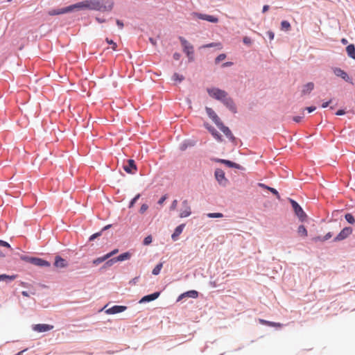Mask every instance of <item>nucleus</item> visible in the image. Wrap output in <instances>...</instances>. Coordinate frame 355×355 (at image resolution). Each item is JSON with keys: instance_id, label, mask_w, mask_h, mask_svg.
Here are the masks:
<instances>
[{"instance_id": "nucleus-8", "label": "nucleus", "mask_w": 355, "mask_h": 355, "mask_svg": "<svg viewBox=\"0 0 355 355\" xmlns=\"http://www.w3.org/2000/svg\"><path fill=\"white\" fill-rule=\"evenodd\" d=\"M75 9L77 10H86L87 9V0L78 2L77 3H75L73 5H71L69 6H67L68 12H71L74 10Z\"/></svg>"}, {"instance_id": "nucleus-19", "label": "nucleus", "mask_w": 355, "mask_h": 355, "mask_svg": "<svg viewBox=\"0 0 355 355\" xmlns=\"http://www.w3.org/2000/svg\"><path fill=\"white\" fill-rule=\"evenodd\" d=\"M314 89V84L312 82L308 83L304 85L302 89V95H306L311 93V92Z\"/></svg>"}, {"instance_id": "nucleus-1", "label": "nucleus", "mask_w": 355, "mask_h": 355, "mask_svg": "<svg viewBox=\"0 0 355 355\" xmlns=\"http://www.w3.org/2000/svg\"><path fill=\"white\" fill-rule=\"evenodd\" d=\"M207 92L210 96L216 100L220 101L232 112H236V107L233 100L228 97L227 93L218 88L208 89Z\"/></svg>"}, {"instance_id": "nucleus-27", "label": "nucleus", "mask_w": 355, "mask_h": 355, "mask_svg": "<svg viewBox=\"0 0 355 355\" xmlns=\"http://www.w3.org/2000/svg\"><path fill=\"white\" fill-rule=\"evenodd\" d=\"M346 51L350 58L355 60V46L354 44L348 45L346 48Z\"/></svg>"}, {"instance_id": "nucleus-58", "label": "nucleus", "mask_w": 355, "mask_h": 355, "mask_svg": "<svg viewBox=\"0 0 355 355\" xmlns=\"http://www.w3.org/2000/svg\"><path fill=\"white\" fill-rule=\"evenodd\" d=\"M243 42L245 43V44H249L250 43V38L245 37L243 38Z\"/></svg>"}, {"instance_id": "nucleus-57", "label": "nucleus", "mask_w": 355, "mask_h": 355, "mask_svg": "<svg viewBox=\"0 0 355 355\" xmlns=\"http://www.w3.org/2000/svg\"><path fill=\"white\" fill-rule=\"evenodd\" d=\"M330 103H331V101L323 103L322 105V107L325 108V107H328Z\"/></svg>"}, {"instance_id": "nucleus-13", "label": "nucleus", "mask_w": 355, "mask_h": 355, "mask_svg": "<svg viewBox=\"0 0 355 355\" xmlns=\"http://www.w3.org/2000/svg\"><path fill=\"white\" fill-rule=\"evenodd\" d=\"M206 112L209 117L218 125L221 121L215 112L210 107H206Z\"/></svg>"}, {"instance_id": "nucleus-9", "label": "nucleus", "mask_w": 355, "mask_h": 355, "mask_svg": "<svg viewBox=\"0 0 355 355\" xmlns=\"http://www.w3.org/2000/svg\"><path fill=\"white\" fill-rule=\"evenodd\" d=\"M215 177L220 184L225 186L227 180L225 177V173L222 169H216L215 171Z\"/></svg>"}, {"instance_id": "nucleus-11", "label": "nucleus", "mask_w": 355, "mask_h": 355, "mask_svg": "<svg viewBox=\"0 0 355 355\" xmlns=\"http://www.w3.org/2000/svg\"><path fill=\"white\" fill-rule=\"evenodd\" d=\"M123 169L128 173H135L137 171V166L133 159H129L128 164L123 166Z\"/></svg>"}, {"instance_id": "nucleus-53", "label": "nucleus", "mask_w": 355, "mask_h": 355, "mask_svg": "<svg viewBox=\"0 0 355 355\" xmlns=\"http://www.w3.org/2000/svg\"><path fill=\"white\" fill-rule=\"evenodd\" d=\"M116 24H117V26L119 27V28H123V23L121 21H120V20L117 19V20H116Z\"/></svg>"}, {"instance_id": "nucleus-35", "label": "nucleus", "mask_w": 355, "mask_h": 355, "mask_svg": "<svg viewBox=\"0 0 355 355\" xmlns=\"http://www.w3.org/2000/svg\"><path fill=\"white\" fill-rule=\"evenodd\" d=\"M214 46H216L218 47L219 49H222V44L221 43L218 42V43H210V44H205L204 46H202V48H210V47H214Z\"/></svg>"}, {"instance_id": "nucleus-52", "label": "nucleus", "mask_w": 355, "mask_h": 355, "mask_svg": "<svg viewBox=\"0 0 355 355\" xmlns=\"http://www.w3.org/2000/svg\"><path fill=\"white\" fill-rule=\"evenodd\" d=\"M345 114V112L343 110H339L336 112V114L338 116H341Z\"/></svg>"}, {"instance_id": "nucleus-23", "label": "nucleus", "mask_w": 355, "mask_h": 355, "mask_svg": "<svg viewBox=\"0 0 355 355\" xmlns=\"http://www.w3.org/2000/svg\"><path fill=\"white\" fill-rule=\"evenodd\" d=\"M258 185H259V187H260L263 189H267V190H268V191H270L271 193H272L274 195H275V196L277 197V199H279V200L280 199V196H279L278 191L275 189H274L272 187H270L263 183H259Z\"/></svg>"}, {"instance_id": "nucleus-59", "label": "nucleus", "mask_w": 355, "mask_h": 355, "mask_svg": "<svg viewBox=\"0 0 355 355\" xmlns=\"http://www.w3.org/2000/svg\"><path fill=\"white\" fill-rule=\"evenodd\" d=\"M268 10H269V6H268V5L263 6V12H266Z\"/></svg>"}, {"instance_id": "nucleus-17", "label": "nucleus", "mask_w": 355, "mask_h": 355, "mask_svg": "<svg viewBox=\"0 0 355 355\" xmlns=\"http://www.w3.org/2000/svg\"><path fill=\"white\" fill-rule=\"evenodd\" d=\"M334 73L336 76L340 77L345 81H347V82L349 81V78L347 73L345 71L341 69L340 68H334Z\"/></svg>"}, {"instance_id": "nucleus-18", "label": "nucleus", "mask_w": 355, "mask_h": 355, "mask_svg": "<svg viewBox=\"0 0 355 355\" xmlns=\"http://www.w3.org/2000/svg\"><path fill=\"white\" fill-rule=\"evenodd\" d=\"M159 294L160 293L159 292H155L150 295H145L140 300L139 302L144 303V302H150V301L155 300L159 296Z\"/></svg>"}, {"instance_id": "nucleus-12", "label": "nucleus", "mask_w": 355, "mask_h": 355, "mask_svg": "<svg viewBox=\"0 0 355 355\" xmlns=\"http://www.w3.org/2000/svg\"><path fill=\"white\" fill-rule=\"evenodd\" d=\"M182 207L183 209L181 210L180 216L181 218H185L189 216L191 214V208L188 204V201L187 200L182 202Z\"/></svg>"}, {"instance_id": "nucleus-46", "label": "nucleus", "mask_w": 355, "mask_h": 355, "mask_svg": "<svg viewBox=\"0 0 355 355\" xmlns=\"http://www.w3.org/2000/svg\"><path fill=\"white\" fill-rule=\"evenodd\" d=\"M0 246H3V247H6L8 248H10V244L8 243H7L6 241H2V240H0Z\"/></svg>"}, {"instance_id": "nucleus-50", "label": "nucleus", "mask_w": 355, "mask_h": 355, "mask_svg": "<svg viewBox=\"0 0 355 355\" xmlns=\"http://www.w3.org/2000/svg\"><path fill=\"white\" fill-rule=\"evenodd\" d=\"M302 119H303L302 116H297L293 117V121L297 123H299L302 121Z\"/></svg>"}, {"instance_id": "nucleus-26", "label": "nucleus", "mask_w": 355, "mask_h": 355, "mask_svg": "<svg viewBox=\"0 0 355 355\" xmlns=\"http://www.w3.org/2000/svg\"><path fill=\"white\" fill-rule=\"evenodd\" d=\"M259 321L262 324H266V325L270 326V327H282L283 326V324L281 323L270 322V321L265 320L263 319H259Z\"/></svg>"}, {"instance_id": "nucleus-14", "label": "nucleus", "mask_w": 355, "mask_h": 355, "mask_svg": "<svg viewBox=\"0 0 355 355\" xmlns=\"http://www.w3.org/2000/svg\"><path fill=\"white\" fill-rule=\"evenodd\" d=\"M217 126L230 139H231L232 141H234L235 139L229 128L225 126L222 122H220Z\"/></svg>"}, {"instance_id": "nucleus-32", "label": "nucleus", "mask_w": 355, "mask_h": 355, "mask_svg": "<svg viewBox=\"0 0 355 355\" xmlns=\"http://www.w3.org/2000/svg\"><path fill=\"white\" fill-rule=\"evenodd\" d=\"M163 264L162 263L157 264L153 270L152 273L154 275H157L159 274L162 268Z\"/></svg>"}, {"instance_id": "nucleus-39", "label": "nucleus", "mask_w": 355, "mask_h": 355, "mask_svg": "<svg viewBox=\"0 0 355 355\" xmlns=\"http://www.w3.org/2000/svg\"><path fill=\"white\" fill-rule=\"evenodd\" d=\"M173 79L175 81L181 82L184 79V77H183V76L180 75V74L177 73H174V75L173 76Z\"/></svg>"}, {"instance_id": "nucleus-29", "label": "nucleus", "mask_w": 355, "mask_h": 355, "mask_svg": "<svg viewBox=\"0 0 355 355\" xmlns=\"http://www.w3.org/2000/svg\"><path fill=\"white\" fill-rule=\"evenodd\" d=\"M209 131L211 133L213 137L218 140V141H222L221 135L218 133V132L213 127H207Z\"/></svg>"}, {"instance_id": "nucleus-15", "label": "nucleus", "mask_w": 355, "mask_h": 355, "mask_svg": "<svg viewBox=\"0 0 355 355\" xmlns=\"http://www.w3.org/2000/svg\"><path fill=\"white\" fill-rule=\"evenodd\" d=\"M126 309H127V307L125 306L115 305V306L107 309L105 311V312L107 314H116V313H121V312L125 311Z\"/></svg>"}, {"instance_id": "nucleus-30", "label": "nucleus", "mask_w": 355, "mask_h": 355, "mask_svg": "<svg viewBox=\"0 0 355 355\" xmlns=\"http://www.w3.org/2000/svg\"><path fill=\"white\" fill-rule=\"evenodd\" d=\"M131 257V254L129 252H124L121 254L119 256L116 257L117 261H123L125 260H128Z\"/></svg>"}, {"instance_id": "nucleus-48", "label": "nucleus", "mask_w": 355, "mask_h": 355, "mask_svg": "<svg viewBox=\"0 0 355 355\" xmlns=\"http://www.w3.org/2000/svg\"><path fill=\"white\" fill-rule=\"evenodd\" d=\"M332 234L331 232H328L324 236L322 237V240L327 241L331 238Z\"/></svg>"}, {"instance_id": "nucleus-6", "label": "nucleus", "mask_w": 355, "mask_h": 355, "mask_svg": "<svg viewBox=\"0 0 355 355\" xmlns=\"http://www.w3.org/2000/svg\"><path fill=\"white\" fill-rule=\"evenodd\" d=\"M352 228L350 227H346L343 228L341 232L334 238V241H340L347 238L352 233Z\"/></svg>"}, {"instance_id": "nucleus-49", "label": "nucleus", "mask_w": 355, "mask_h": 355, "mask_svg": "<svg viewBox=\"0 0 355 355\" xmlns=\"http://www.w3.org/2000/svg\"><path fill=\"white\" fill-rule=\"evenodd\" d=\"M312 240L314 241V242H318V241H321V242H323L324 241V240H322V237L321 236H316V237H314L312 239Z\"/></svg>"}, {"instance_id": "nucleus-36", "label": "nucleus", "mask_w": 355, "mask_h": 355, "mask_svg": "<svg viewBox=\"0 0 355 355\" xmlns=\"http://www.w3.org/2000/svg\"><path fill=\"white\" fill-rule=\"evenodd\" d=\"M226 58V55L224 53L220 54L217 58L215 59L216 64L219 63L220 62L224 60Z\"/></svg>"}, {"instance_id": "nucleus-37", "label": "nucleus", "mask_w": 355, "mask_h": 355, "mask_svg": "<svg viewBox=\"0 0 355 355\" xmlns=\"http://www.w3.org/2000/svg\"><path fill=\"white\" fill-rule=\"evenodd\" d=\"M117 262V260H116V258L114 257V258H112L110 260H108L105 263V266H103L104 268L105 267H107V266H112L114 263Z\"/></svg>"}, {"instance_id": "nucleus-10", "label": "nucleus", "mask_w": 355, "mask_h": 355, "mask_svg": "<svg viewBox=\"0 0 355 355\" xmlns=\"http://www.w3.org/2000/svg\"><path fill=\"white\" fill-rule=\"evenodd\" d=\"M29 261L31 263L40 267H49L51 265L49 262L40 258H30Z\"/></svg>"}, {"instance_id": "nucleus-34", "label": "nucleus", "mask_w": 355, "mask_h": 355, "mask_svg": "<svg viewBox=\"0 0 355 355\" xmlns=\"http://www.w3.org/2000/svg\"><path fill=\"white\" fill-rule=\"evenodd\" d=\"M345 218L346 220L350 224H354L355 223V218L352 214H345Z\"/></svg>"}, {"instance_id": "nucleus-2", "label": "nucleus", "mask_w": 355, "mask_h": 355, "mask_svg": "<svg viewBox=\"0 0 355 355\" xmlns=\"http://www.w3.org/2000/svg\"><path fill=\"white\" fill-rule=\"evenodd\" d=\"M87 9L102 12H109L113 8L112 0H87Z\"/></svg>"}, {"instance_id": "nucleus-40", "label": "nucleus", "mask_w": 355, "mask_h": 355, "mask_svg": "<svg viewBox=\"0 0 355 355\" xmlns=\"http://www.w3.org/2000/svg\"><path fill=\"white\" fill-rule=\"evenodd\" d=\"M106 42L107 44L112 45V50H114V51L116 50L117 45L113 40L106 38Z\"/></svg>"}, {"instance_id": "nucleus-38", "label": "nucleus", "mask_w": 355, "mask_h": 355, "mask_svg": "<svg viewBox=\"0 0 355 355\" xmlns=\"http://www.w3.org/2000/svg\"><path fill=\"white\" fill-rule=\"evenodd\" d=\"M207 216L209 218H222L223 215L221 213H209Z\"/></svg>"}, {"instance_id": "nucleus-25", "label": "nucleus", "mask_w": 355, "mask_h": 355, "mask_svg": "<svg viewBox=\"0 0 355 355\" xmlns=\"http://www.w3.org/2000/svg\"><path fill=\"white\" fill-rule=\"evenodd\" d=\"M68 12L67 7L60 9L51 10L48 12V14L51 16L58 15Z\"/></svg>"}, {"instance_id": "nucleus-20", "label": "nucleus", "mask_w": 355, "mask_h": 355, "mask_svg": "<svg viewBox=\"0 0 355 355\" xmlns=\"http://www.w3.org/2000/svg\"><path fill=\"white\" fill-rule=\"evenodd\" d=\"M184 227V224H181V225H178L175 229V231L171 236V238L173 241L178 240V238L180 235V234L182 232Z\"/></svg>"}, {"instance_id": "nucleus-55", "label": "nucleus", "mask_w": 355, "mask_h": 355, "mask_svg": "<svg viewBox=\"0 0 355 355\" xmlns=\"http://www.w3.org/2000/svg\"><path fill=\"white\" fill-rule=\"evenodd\" d=\"M306 110L309 112H313V111L315 110V107H313V106H312V107H307L306 108Z\"/></svg>"}, {"instance_id": "nucleus-61", "label": "nucleus", "mask_w": 355, "mask_h": 355, "mask_svg": "<svg viewBox=\"0 0 355 355\" xmlns=\"http://www.w3.org/2000/svg\"><path fill=\"white\" fill-rule=\"evenodd\" d=\"M232 65V62H225L223 64V67H229V66H231Z\"/></svg>"}, {"instance_id": "nucleus-41", "label": "nucleus", "mask_w": 355, "mask_h": 355, "mask_svg": "<svg viewBox=\"0 0 355 355\" xmlns=\"http://www.w3.org/2000/svg\"><path fill=\"white\" fill-rule=\"evenodd\" d=\"M152 236L149 235L144 239L143 243L144 245H148L152 243Z\"/></svg>"}, {"instance_id": "nucleus-64", "label": "nucleus", "mask_w": 355, "mask_h": 355, "mask_svg": "<svg viewBox=\"0 0 355 355\" xmlns=\"http://www.w3.org/2000/svg\"><path fill=\"white\" fill-rule=\"evenodd\" d=\"M150 42L153 44V45H155L156 44V42L154 39L153 38H150Z\"/></svg>"}, {"instance_id": "nucleus-22", "label": "nucleus", "mask_w": 355, "mask_h": 355, "mask_svg": "<svg viewBox=\"0 0 355 355\" xmlns=\"http://www.w3.org/2000/svg\"><path fill=\"white\" fill-rule=\"evenodd\" d=\"M54 265L55 267H58V268H64L67 266V264L66 261L64 259H62V257H60L59 256H57L55 257Z\"/></svg>"}, {"instance_id": "nucleus-63", "label": "nucleus", "mask_w": 355, "mask_h": 355, "mask_svg": "<svg viewBox=\"0 0 355 355\" xmlns=\"http://www.w3.org/2000/svg\"><path fill=\"white\" fill-rule=\"evenodd\" d=\"M341 42H342L343 44H347V39H345V38H343V39L341 40Z\"/></svg>"}, {"instance_id": "nucleus-51", "label": "nucleus", "mask_w": 355, "mask_h": 355, "mask_svg": "<svg viewBox=\"0 0 355 355\" xmlns=\"http://www.w3.org/2000/svg\"><path fill=\"white\" fill-rule=\"evenodd\" d=\"M267 35L270 40L274 39L275 34L272 31H268Z\"/></svg>"}, {"instance_id": "nucleus-33", "label": "nucleus", "mask_w": 355, "mask_h": 355, "mask_svg": "<svg viewBox=\"0 0 355 355\" xmlns=\"http://www.w3.org/2000/svg\"><path fill=\"white\" fill-rule=\"evenodd\" d=\"M107 259H108V258L107 257L106 254H105L104 256H103L101 257H98V258L94 259L93 261V263L94 265H98V264H100L101 263L105 261Z\"/></svg>"}, {"instance_id": "nucleus-31", "label": "nucleus", "mask_w": 355, "mask_h": 355, "mask_svg": "<svg viewBox=\"0 0 355 355\" xmlns=\"http://www.w3.org/2000/svg\"><path fill=\"white\" fill-rule=\"evenodd\" d=\"M291 24L288 21H282L281 22V29L285 31H288L291 29Z\"/></svg>"}, {"instance_id": "nucleus-4", "label": "nucleus", "mask_w": 355, "mask_h": 355, "mask_svg": "<svg viewBox=\"0 0 355 355\" xmlns=\"http://www.w3.org/2000/svg\"><path fill=\"white\" fill-rule=\"evenodd\" d=\"M290 202L296 216L298 217L300 220H301L302 222L304 221L306 219L307 216L303 211L302 207L300 206V205L293 199H290Z\"/></svg>"}, {"instance_id": "nucleus-16", "label": "nucleus", "mask_w": 355, "mask_h": 355, "mask_svg": "<svg viewBox=\"0 0 355 355\" xmlns=\"http://www.w3.org/2000/svg\"><path fill=\"white\" fill-rule=\"evenodd\" d=\"M198 297V293L196 291L191 290L187 291L182 294H181L178 299V301L181 300L184 297H191V298H197Z\"/></svg>"}, {"instance_id": "nucleus-3", "label": "nucleus", "mask_w": 355, "mask_h": 355, "mask_svg": "<svg viewBox=\"0 0 355 355\" xmlns=\"http://www.w3.org/2000/svg\"><path fill=\"white\" fill-rule=\"evenodd\" d=\"M179 40L183 47L184 52L187 55L190 61L193 60V46L186 39L180 37Z\"/></svg>"}, {"instance_id": "nucleus-54", "label": "nucleus", "mask_w": 355, "mask_h": 355, "mask_svg": "<svg viewBox=\"0 0 355 355\" xmlns=\"http://www.w3.org/2000/svg\"><path fill=\"white\" fill-rule=\"evenodd\" d=\"M166 196H162V197L159 200L158 203H159V205H162V204L165 201V200H166Z\"/></svg>"}, {"instance_id": "nucleus-45", "label": "nucleus", "mask_w": 355, "mask_h": 355, "mask_svg": "<svg viewBox=\"0 0 355 355\" xmlns=\"http://www.w3.org/2000/svg\"><path fill=\"white\" fill-rule=\"evenodd\" d=\"M178 205V200H174L170 207L171 210H175Z\"/></svg>"}, {"instance_id": "nucleus-5", "label": "nucleus", "mask_w": 355, "mask_h": 355, "mask_svg": "<svg viewBox=\"0 0 355 355\" xmlns=\"http://www.w3.org/2000/svg\"><path fill=\"white\" fill-rule=\"evenodd\" d=\"M191 15L193 17H197L198 19L206 20L207 21L211 22V23H217L218 21V18L216 17H214L213 15H206V14H202L198 12H193Z\"/></svg>"}, {"instance_id": "nucleus-44", "label": "nucleus", "mask_w": 355, "mask_h": 355, "mask_svg": "<svg viewBox=\"0 0 355 355\" xmlns=\"http://www.w3.org/2000/svg\"><path fill=\"white\" fill-rule=\"evenodd\" d=\"M118 252H119L118 249H114L112 251H111L110 252L106 254V256L109 259L111 257H112L113 255L116 254Z\"/></svg>"}, {"instance_id": "nucleus-42", "label": "nucleus", "mask_w": 355, "mask_h": 355, "mask_svg": "<svg viewBox=\"0 0 355 355\" xmlns=\"http://www.w3.org/2000/svg\"><path fill=\"white\" fill-rule=\"evenodd\" d=\"M140 198V194H137L130 202L129 207L131 208L134 206L137 200Z\"/></svg>"}, {"instance_id": "nucleus-24", "label": "nucleus", "mask_w": 355, "mask_h": 355, "mask_svg": "<svg viewBox=\"0 0 355 355\" xmlns=\"http://www.w3.org/2000/svg\"><path fill=\"white\" fill-rule=\"evenodd\" d=\"M17 277V275H8L6 274L0 275V282H9L15 280Z\"/></svg>"}, {"instance_id": "nucleus-21", "label": "nucleus", "mask_w": 355, "mask_h": 355, "mask_svg": "<svg viewBox=\"0 0 355 355\" xmlns=\"http://www.w3.org/2000/svg\"><path fill=\"white\" fill-rule=\"evenodd\" d=\"M218 162H220V163H223L225 165H227V166L230 167V168H240V165L236 164V163H234V162H232L230 160H227V159H218L216 160Z\"/></svg>"}, {"instance_id": "nucleus-47", "label": "nucleus", "mask_w": 355, "mask_h": 355, "mask_svg": "<svg viewBox=\"0 0 355 355\" xmlns=\"http://www.w3.org/2000/svg\"><path fill=\"white\" fill-rule=\"evenodd\" d=\"M101 232H97V233H95L94 234H92L90 237H89V241H93L96 238H97L98 236H101Z\"/></svg>"}, {"instance_id": "nucleus-43", "label": "nucleus", "mask_w": 355, "mask_h": 355, "mask_svg": "<svg viewBox=\"0 0 355 355\" xmlns=\"http://www.w3.org/2000/svg\"><path fill=\"white\" fill-rule=\"evenodd\" d=\"M148 208V206L146 204H143L139 209V212L141 214H144Z\"/></svg>"}, {"instance_id": "nucleus-28", "label": "nucleus", "mask_w": 355, "mask_h": 355, "mask_svg": "<svg viewBox=\"0 0 355 355\" xmlns=\"http://www.w3.org/2000/svg\"><path fill=\"white\" fill-rule=\"evenodd\" d=\"M297 234H298L299 236L302 237V238H306L307 236V235H308L307 230L303 225H301L298 227Z\"/></svg>"}, {"instance_id": "nucleus-62", "label": "nucleus", "mask_w": 355, "mask_h": 355, "mask_svg": "<svg viewBox=\"0 0 355 355\" xmlns=\"http://www.w3.org/2000/svg\"><path fill=\"white\" fill-rule=\"evenodd\" d=\"M21 294L24 297H29V295H28L27 291H24L21 292Z\"/></svg>"}, {"instance_id": "nucleus-7", "label": "nucleus", "mask_w": 355, "mask_h": 355, "mask_svg": "<svg viewBox=\"0 0 355 355\" xmlns=\"http://www.w3.org/2000/svg\"><path fill=\"white\" fill-rule=\"evenodd\" d=\"M33 330L39 333L46 332L53 329V326L47 324H34L32 327Z\"/></svg>"}, {"instance_id": "nucleus-56", "label": "nucleus", "mask_w": 355, "mask_h": 355, "mask_svg": "<svg viewBox=\"0 0 355 355\" xmlns=\"http://www.w3.org/2000/svg\"><path fill=\"white\" fill-rule=\"evenodd\" d=\"M173 58H174V59H175V60H179V59H180V53H175L173 54Z\"/></svg>"}, {"instance_id": "nucleus-60", "label": "nucleus", "mask_w": 355, "mask_h": 355, "mask_svg": "<svg viewBox=\"0 0 355 355\" xmlns=\"http://www.w3.org/2000/svg\"><path fill=\"white\" fill-rule=\"evenodd\" d=\"M96 19L98 23H103L105 21V19L99 17H96Z\"/></svg>"}]
</instances>
